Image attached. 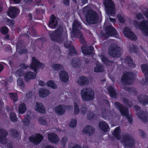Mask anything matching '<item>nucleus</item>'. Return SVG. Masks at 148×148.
Masks as SVG:
<instances>
[{
    "label": "nucleus",
    "instance_id": "obj_1",
    "mask_svg": "<svg viewBox=\"0 0 148 148\" xmlns=\"http://www.w3.org/2000/svg\"><path fill=\"white\" fill-rule=\"evenodd\" d=\"M120 127H118L114 130L113 134L118 140H121L123 145L125 146L131 147H133L135 143L134 138L129 134L123 135L121 138L120 136Z\"/></svg>",
    "mask_w": 148,
    "mask_h": 148
},
{
    "label": "nucleus",
    "instance_id": "obj_2",
    "mask_svg": "<svg viewBox=\"0 0 148 148\" xmlns=\"http://www.w3.org/2000/svg\"><path fill=\"white\" fill-rule=\"evenodd\" d=\"M50 35L52 40L57 41L58 39L66 38L67 34L66 31H64L62 27L58 28L54 32H50Z\"/></svg>",
    "mask_w": 148,
    "mask_h": 148
},
{
    "label": "nucleus",
    "instance_id": "obj_3",
    "mask_svg": "<svg viewBox=\"0 0 148 148\" xmlns=\"http://www.w3.org/2000/svg\"><path fill=\"white\" fill-rule=\"evenodd\" d=\"M81 27L80 23L77 21H74L73 24V30L71 34L72 36H79V41L80 42L83 44L85 43V39H84L82 34L80 32L79 29Z\"/></svg>",
    "mask_w": 148,
    "mask_h": 148
},
{
    "label": "nucleus",
    "instance_id": "obj_4",
    "mask_svg": "<svg viewBox=\"0 0 148 148\" xmlns=\"http://www.w3.org/2000/svg\"><path fill=\"white\" fill-rule=\"evenodd\" d=\"M82 99L85 101L92 100L94 98V91L91 88H88L83 89L81 92Z\"/></svg>",
    "mask_w": 148,
    "mask_h": 148
},
{
    "label": "nucleus",
    "instance_id": "obj_5",
    "mask_svg": "<svg viewBox=\"0 0 148 148\" xmlns=\"http://www.w3.org/2000/svg\"><path fill=\"white\" fill-rule=\"evenodd\" d=\"M133 24L136 28L140 29L145 35L148 36V22L144 20L140 23L136 21H133Z\"/></svg>",
    "mask_w": 148,
    "mask_h": 148
},
{
    "label": "nucleus",
    "instance_id": "obj_6",
    "mask_svg": "<svg viewBox=\"0 0 148 148\" xmlns=\"http://www.w3.org/2000/svg\"><path fill=\"white\" fill-rule=\"evenodd\" d=\"M135 74L130 72L123 74L122 76L121 82L124 85H128L132 84L134 81L133 78L134 77Z\"/></svg>",
    "mask_w": 148,
    "mask_h": 148
},
{
    "label": "nucleus",
    "instance_id": "obj_7",
    "mask_svg": "<svg viewBox=\"0 0 148 148\" xmlns=\"http://www.w3.org/2000/svg\"><path fill=\"white\" fill-rule=\"evenodd\" d=\"M115 105L120 110L121 115L125 116L127 119L128 121L131 123L132 121V116L131 115L129 114L127 109L125 108L122 105L117 102L115 103Z\"/></svg>",
    "mask_w": 148,
    "mask_h": 148
},
{
    "label": "nucleus",
    "instance_id": "obj_8",
    "mask_svg": "<svg viewBox=\"0 0 148 148\" xmlns=\"http://www.w3.org/2000/svg\"><path fill=\"white\" fill-rule=\"evenodd\" d=\"M106 13L108 16L114 15L115 13L114 6L112 1L110 0H105L104 2Z\"/></svg>",
    "mask_w": 148,
    "mask_h": 148
},
{
    "label": "nucleus",
    "instance_id": "obj_9",
    "mask_svg": "<svg viewBox=\"0 0 148 148\" xmlns=\"http://www.w3.org/2000/svg\"><path fill=\"white\" fill-rule=\"evenodd\" d=\"M86 21L89 23H95L98 21V15L93 10L90 11L88 14L86 15Z\"/></svg>",
    "mask_w": 148,
    "mask_h": 148
},
{
    "label": "nucleus",
    "instance_id": "obj_10",
    "mask_svg": "<svg viewBox=\"0 0 148 148\" xmlns=\"http://www.w3.org/2000/svg\"><path fill=\"white\" fill-rule=\"evenodd\" d=\"M122 49L116 46H111L109 48L108 53L113 57L118 56Z\"/></svg>",
    "mask_w": 148,
    "mask_h": 148
},
{
    "label": "nucleus",
    "instance_id": "obj_11",
    "mask_svg": "<svg viewBox=\"0 0 148 148\" xmlns=\"http://www.w3.org/2000/svg\"><path fill=\"white\" fill-rule=\"evenodd\" d=\"M124 36L133 40L137 39L136 36L133 33L130 28L127 27H125L123 31Z\"/></svg>",
    "mask_w": 148,
    "mask_h": 148
},
{
    "label": "nucleus",
    "instance_id": "obj_12",
    "mask_svg": "<svg viewBox=\"0 0 148 148\" xmlns=\"http://www.w3.org/2000/svg\"><path fill=\"white\" fill-rule=\"evenodd\" d=\"M105 31L106 32L105 36V37H108L111 36L117 37V36L115 30L111 26H109L106 27Z\"/></svg>",
    "mask_w": 148,
    "mask_h": 148
},
{
    "label": "nucleus",
    "instance_id": "obj_13",
    "mask_svg": "<svg viewBox=\"0 0 148 148\" xmlns=\"http://www.w3.org/2000/svg\"><path fill=\"white\" fill-rule=\"evenodd\" d=\"M43 136L40 134H36L29 138L30 141L36 145L39 144L42 140Z\"/></svg>",
    "mask_w": 148,
    "mask_h": 148
},
{
    "label": "nucleus",
    "instance_id": "obj_14",
    "mask_svg": "<svg viewBox=\"0 0 148 148\" xmlns=\"http://www.w3.org/2000/svg\"><path fill=\"white\" fill-rule=\"evenodd\" d=\"M44 65L40 62L36 58L34 57L32 58V62L30 67L35 71H36L38 67L43 68Z\"/></svg>",
    "mask_w": 148,
    "mask_h": 148
},
{
    "label": "nucleus",
    "instance_id": "obj_15",
    "mask_svg": "<svg viewBox=\"0 0 148 148\" xmlns=\"http://www.w3.org/2000/svg\"><path fill=\"white\" fill-rule=\"evenodd\" d=\"M48 139L49 141L53 143H56L59 141L58 136L55 133H50L48 134Z\"/></svg>",
    "mask_w": 148,
    "mask_h": 148
},
{
    "label": "nucleus",
    "instance_id": "obj_16",
    "mask_svg": "<svg viewBox=\"0 0 148 148\" xmlns=\"http://www.w3.org/2000/svg\"><path fill=\"white\" fill-rule=\"evenodd\" d=\"M34 108L35 110L40 113H44L46 112L45 107L41 103L36 102Z\"/></svg>",
    "mask_w": 148,
    "mask_h": 148
},
{
    "label": "nucleus",
    "instance_id": "obj_17",
    "mask_svg": "<svg viewBox=\"0 0 148 148\" xmlns=\"http://www.w3.org/2000/svg\"><path fill=\"white\" fill-rule=\"evenodd\" d=\"M66 106L63 105H59L55 107V111L58 115H62L65 112Z\"/></svg>",
    "mask_w": 148,
    "mask_h": 148
},
{
    "label": "nucleus",
    "instance_id": "obj_18",
    "mask_svg": "<svg viewBox=\"0 0 148 148\" xmlns=\"http://www.w3.org/2000/svg\"><path fill=\"white\" fill-rule=\"evenodd\" d=\"M143 73L145 75V79L143 80L142 83L147 84L148 83V65L143 64L141 65Z\"/></svg>",
    "mask_w": 148,
    "mask_h": 148
},
{
    "label": "nucleus",
    "instance_id": "obj_19",
    "mask_svg": "<svg viewBox=\"0 0 148 148\" xmlns=\"http://www.w3.org/2000/svg\"><path fill=\"white\" fill-rule=\"evenodd\" d=\"M8 135L7 132L5 130L0 129V143L4 144L6 142V137Z\"/></svg>",
    "mask_w": 148,
    "mask_h": 148
},
{
    "label": "nucleus",
    "instance_id": "obj_20",
    "mask_svg": "<svg viewBox=\"0 0 148 148\" xmlns=\"http://www.w3.org/2000/svg\"><path fill=\"white\" fill-rule=\"evenodd\" d=\"M137 115L143 122L145 123L148 121V113L147 112L140 111L137 114Z\"/></svg>",
    "mask_w": 148,
    "mask_h": 148
},
{
    "label": "nucleus",
    "instance_id": "obj_21",
    "mask_svg": "<svg viewBox=\"0 0 148 148\" xmlns=\"http://www.w3.org/2000/svg\"><path fill=\"white\" fill-rule=\"evenodd\" d=\"M38 93L39 96L42 98H45L50 94V91L47 89L41 88L39 90Z\"/></svg>",
    "mask_w": 148,
    "mask_h": 148
},
{
    "label": "nucleus",
    "instance_id": "obj_22",
    "mask_svg": "<svg viewBox=\"0 0 148 148\" xmlns=\"http://www.w3.org/2000/svg\"><path fill=\"white\" fill-rule=\"evenodd\" d=\"M77 82L79 85L81 86H83L88 84L89 80L87 77L82 76L79 77Z\"/></svg>",
    "mask_w": 148,
    "mask_h": 148
},
{
    "label": "nucleus",
    "instance_id": "obj_23",
    "mask_svg": "<svg viewBox=\"0 0 148 148\" xmlns=\"http://www.w3.org/2000/svg\"><path fill=\"white\" fill-rule=\"evenodd\" d=\"M59 77L60 80L64 82H67L69 80V76L67 73L64 71H61L59 74Z\"/></svg>",
    "mask_w": 148,
    "mask_h": 148
},
{
    "label": "nucleus",
    "instance_id": "obj_24",
    "mask_svg": "<svg viewBox=\"0 0 148 148\" xmlns=\"http://www.w3.org/2000/svg\"><path fill=\"white\" fill-rule=\"evenodd\" d=\"M19 12V10L15 7H11L9 9L8 15L11 18H14Z\"/></svg>",
    "mask_w": 148,
    "mask_h": 148
},
{
    "label": "nucleus",
    "instance_id": "obj_25",
    "mask_svg": "<svg viewBox=\"0 0 148 148\" xmlns=\"http://www.w3.org/2000/svg\"><path fill=\"white\" fill-rule=\"evenodd\" d=\"M94 128L91 125H87L83 130V131L88 135L90 136L93 134L95 132Z\"/></svg>",
    "mask_w": 148,
    "mask_h": 148
},
{
    "label": "nucleus",
    "instance_id": "obj_26",
    "mask_svg": "<svg viewBox=\"0 0 148 148\" xmlns=\"http://www.w3.org/2000/svg\"><path fill=\"white\" fill-rule=\"evenodd\" d=\"M58 21L56 17L53 15H51L50 18L49 27L51 28L55 27L57 25Z\"/></svg>",
    "mask_w": 148,
    "mask_h": 148
},
{
    "label": "nucleus",
    "instance_id": "obj_27",
    "mask_svg": "<svg viewBox=\"0 0 148 148\" xmlns=\"http://www.w3.org/2000/svg\"><path fill=\"white\" fill-rule=\"evenodd\" d=\"M25 79L26 82H28L29 80L34 79L36 77V75L34 73L31 72H27L24 75Z\"/></svg>",
    "mask_w": 148,
    "mask_h": 148
},
{
    "label": "nucleus",
    "instance_id": "obj_28",
    "mask_svg": "<svg viewBox=\"0 0 148 148\" xmlns=\"http://www.w3.org/2000/svg\"><path fill=\"white\" fill-rule=\"evenodd\" d=\"M83 53L84 55H88L90 54L94 49L92 47H86L84 46L81 47Z\"/></svg>",
    "mask_w": 148,
    "mask_h": 148
},
{
    "label": "nucleus",
    "instance_id": "obj_29",
    "mask_svg": "<svg viewBox=\"0 0 148 148\" xmlns=\"http://www.w3.org/2000/svg\"><path fill=\"white\" fill-rule=\"evenodd\" d=\"M67 43L68 44L65 43L64 45L66 48H69L70 49L69 54L70 55H73L74 54H76V52L74 49V47L70 44L69 42H68Z\"/></svg>",
    "mask_w": 148,
    "mask_h": 148
},
{
    "label": "nucleus",
    "instance_id": "obj_30",
    "mask_svg": "<svg viewBox=\"0 0 148 148\" xmlns=\"http://www.w3.org/2000/svg\"><path fill=\"white\" fill-rule=\"evenodd\" d=\"M99 125V128L105 132H107L108 130V126L104 121L100 122Z\"/></svg>",
    "mask_w": 148,
    "mask_h": 148
},
{
    "label": "nucleus",
    "instance_id": "obj_31",
    "mask_svg": "<svg viewBox=\"0 0 148 148\" xmlns=\"http://www.w3.org/2000/svg\"><path fill=\"white\" fill-rule=\"evenodd\" d=\"M30 116L29 115H27L25 116L24 119L22 120V122L23 125L25 127H28L30 124L29 119Z\"/></svg>",
    "mask_w": 148,
    "mask_h": 148
},
{
    "label": "nucleus",
    "instance_id": "obj_32",
    "mask_svg": "<svg viewBox=\"0 0 148 148\" xmlns=\"http://www.w3.org/2000/svg\"><path fill=\"white\" fill-rule=\"evenodd\" d=\"M46 85L47 87L53 89H56L57 88V86L55 82L53 80L48 81L46 83Z\"/></svg>",
    "mask_w": 148,
    "mask_h": 148
},
{
    "label": "nucleus",
    "instance_id": "obj_33",
    "mask_svg": "<svg viewBox=\"0 0 148 148\" xmlns=\"http://www.w3.org/2000/svg\"><path fill=\"white\" fill-rule=\"evenodd\" d=\"M27 108L25 104L24 103L21 104L18 107V112L20 114H23L26 111Z\"/></svg>",
    "mask_w": 148,
    "mask_h": 148
},
{
    "label": "nucleus",
    "instance_id": "obj_34",
    "mask_svg": "<svg viewBox=\"0 0 148 148\" xmlns=\"http://www.w3.org/2000/svg\"><path fill=\"white\" fill-rule=\"evenodd\" d=\"M11 136L14 138H15L17 139L20 138L19 134L17 130H11L10 131Z\"/></svg>",
    "mask_w": 148,
    "mask_h": 148
},
{
    "label": "nucleus",
    "instance_id": "obj_35",
    "mask_svg": "<svg viewBox=\"0 0 148 148\" xmlns=\"http://www.w3.org/2000/svg\"><path fill=\"white\" fill-rule=\"evenodd\" d=\"M126 62L128 64V66L132 68H134L135 66V65L132 61L130 56H127L125 59Z\"/></svg>",
    "mask_w": 148,
    "mask_h": 148
},
{
    "label": "nucleus",
    "instance_id": "obj_36",
    "mask_svg": "<svg viewBox=\"0 0 148 148\" xmlns=\"http://www.w3.org/2000/svg\"><path fill=\"white\" fill-rule=\"evenodd\" d=\"M139 101L144 104H146L148 103V96L143 97L140 96L138 98Z\"/></svg>",
    "mask_w": 148,
    "mask_h": 148
},
{
    "label": "nucleus",
    "instance_id": "obj_37",
    "mask_svg": "<svg viewBox=\"0 0 148 148\" xmlns=\"http://www.w3.org/2000/svg\"><path fill=\"white\" fill-rule=\"evenodd\" d=\"M108 93L111 97H114L116 96V93L112 86H109L108 88Z\"/></svg>",
    "mask_w": 148,
    "mask_h": 148
},
{
    "label": "nucleus",
    "instance_id": "obj_38",
    "mask_svg": "<svg viewBox=\"0 0 148 148\" xmlns=\"http://www.w3.org/2000/svg\"><path fill=\"white\" fill-rule=\"evenodd\" d=\"M38 121L39 123L42 125H46L47 124V119L44 117H39L38 119Z\"/></svg>",
    "mask_w": 148,
    "mask_h": 148
},
{
    "label": "nucleus",
    "instance_id": "obj_39",
    "mask_svg": "<svg viewBox=\"0 0 148 148\" xmlns=\"http://www.w3.org/2000/svg\"><path fill=\"white\" fill-rule=\"evenodd\" d=\"M94 71L95 72H101L104 71V69L102 65L101 64H99L97 65L94 68Z\"/></svg>",
    "mask_w": 148,
    "mask_h": 148
},
{
    "label": "nucleus",
    "instance_id": "obj_40",
    "mask_svg": "<svg viewBox=\"0 0 148 148\" xmlns=\"http://www.w3.org/2000/svg\"><path fill=\"white\" fill-rule=\"evenodd\" d=\"M53 69L55 71H58L62 69L63 68V66L59 64H54L52 66Z\"/></svg>",
    "mask_w": 148,
    "mask_h": 148
},
{
    "label": "nucleus",
    "instance_id": "obj_41",
    "mask_svg": "<svg viewBox=\"0 0 148 148\" xmlns=\"http://www.w3.org/2000/svg\"><path fill=\"white\" fill-rule=\"evenodd\" d=\"M102 115L103 118L106 120H110L113 117L111 113H102Z\"/></svg>",
    "mask_w": 148,
    "mask_h": 148
},
{
    "label": "nucleus",
    "instance_id": "obj_42",
    "mask_svg": "<svg viewBox=\"0 0 148 148\" xmlns=\"http://www.w3.org/2000/svg\"><path fill=\"white\" fill-rule=\"evenodd\" d=\"M79 103V102L77 100L76 102L74 103V112L75 114H78L79 112L78 106Z\"/></svg>",
    "mask_w": 148,
    "mask_h": 148
},
{
    "label": "nucleus",
    "instance_id": "obj_43",
    "mask_svg": "<svg viewBox=\"0 0 148 148\" xmlns=\"http://www.w3.org/2000/svg\"><path fill=\"white\" fill-rule=\"evenodd\" d=\"M10 118L11 120L14 122H16L17 121V117L15 113L11 112L10 113Z\"/></svg>",
    "mask_w": 148,
    "mask_h": 148
},
{
    "label": "nucleus",
    "instance_id": "obj_44",
    "mask_svg": "<svg viewBox=\"0 0 148 148\" xmlns=\"http://www.w3.org/2000/svg\"><path fill=\"white\" fill-rule=\"evenodd\" d=\"M91 10H92L90 9V8L89 6H86L83 8L82 12L86 17V15L88 14L89 12Z\"/></svg>",
    "mask_w": 148,
    "mask_h": 148
},
{
    "label": "nucleus",
    "instance_id": "obj_45",
    "mask_svg": "<svg viewBox=\"0 0 148 148\" xmlns=\"http://www.w3.org/2000/svg\"><path fill=\"white\" fill-rule=\"evenodd\" d=\"M129 49L131 52H134L137 50L138 49L136 46L133 44H130L129 46Z\"/></svg>",
    "mask_w": 148,
    "mask_h": 148
},
{
    "label": "nucleus",
    "instance_id": "obj_46",
    "mask_svg": "<svg viewBox=\"0 0 148 148\" xmlns=\"http://www.w3.org/2000/svg\"><path fill=\"white\" fill-rule=\"evenodd\" d=\"M68 141V138L66 136L63 137L62 138L60 141V144L63 146L65 145Z\"/></svg>",
    "mask_w": 148,
    "mask_h": 148
},
{
    "label": "nucleus",
    "instance_id": "obj_47",
    "mask_svg": "<svg viewBox=\"0 0 148 148\" xmlns=\"http://www.w3.org/2000/svg\"><path fill=\"white\" fill-rule=\"evenodd\" d=\"M10 97L14 101H16L18 98L17 94L16 93H11L9 94Z\"/></svg>",
    "mask_w": 148,
    "mask_h": 148
},
{
    "label": "nucleus",
    "instance_id": "obj_48",
    "mask_svg": "<svg viewBox=\"0 0 148 148\" xmlns=\"http://www.w3.org/2000/svg\"><path fill=\"white\" fill-rule=\"evenodd\" d=\"M80 61L78 59H74L72 60L71 64L74 67L77 66L80 63Z\"/></svg>",
    "mask_w": 148,
    "mask_h": 148
},
{
    "label": "nucleus",
    "instance_id": "obj_49",
    "mask_svg": "<svg viewBox=\"0 0 148 148\" xmlns=\"http://www.w3.org/2000/svg\"><path fill=\"white\" fill-rule=\"evenodd\" d=\"M77 121L75 119H73L71 121L69 125V127H75L77 124Z\"/></svg>",
    "mask_w": 148,
    "mask_h": 148
},
{
    "label": "nucleus",
    "instance_id": "obj_50",
    "mask_svg": "<svg viewBox=\"0 0 148 148\" xmlns=\"http://www.w3.org/2000/svg\"><path fill=\"white\" fill-rule=\"evenodd\" d=\"M101 59L102 61L103 62L105 63L107 65H108L109 64L111 63L110 61L108 60L107 59L103 56H102L101 57Z\"/></svg>",
    "mask_w": 148,
    "mask_h": 148
},
{
    "label": "nucleus",
    "instance_id": "obj_51",
    "mask_svg": "<svg viewBox=\"0 0 148 148\" xmlns=\"http://www.w3.org/2000/svg\"><path fill=\"white\" fill-rule=\"evenodd\" d=\"M16 77H21L23 75V71L21 69H18L15 73Z\"/></svg>",
    "mask_w": 148,
    "mask_h": 148
},
{
    "label": "nucleus",
    "instance_id": "obj_52",
    "mask_svg": "<svg viewBox=\"0 0 148 148\" xmlns=\"http://www.w3.org/2000/svg\"><path fill=\"white\" fill-rule=\"evenodd\" d=\"M1 31L2 34H5L8 32V29L6 27H3L1 28Z\"/></svg>",
    "mask_w": 148,
    "mask_h": 148
},
{
    "label": "nucleus",
    "instance_id": "obj_53",
    "mask_svg": "<svg viewBox=\"0 0 148 148\" xmlns=\"http://www.w3.org/2000/svg\"><path fill=\"white\" fill-rule=\"evenodd\" d=\"M17 84L18 86H20L22 88H23L24 86V85L23 82V80L20 78H18L17 79Z\"/></svg>",
    "mask_w": 148,
    "mask_h": 148
},
{
    "label": "nucleus",
    "instance_id": "obj_54",
    "mask_svg": "<svg viewBox=\"0 0 148 148\" xmlns=\"http://www.w3.org/2000/svg\"><path fill=\"white\" fill-rule=\"evenodd\" d=\"M14 22L13 21L10 19H8L7 24L10 27H12L14 24Z\"/></svg>",
    "mask_w": 148,
    "mask_h": 148
},
{
    "label": "nucleus",
    "instance_id": "obj_55",
    "mask_svg": "<svg viewBox=\"0 0 148 148\" xmlns=\"http://www.w3.org/2000/svg\"><path fill=\"white\" fill-rule=\"evenodd\" d=\"M142 12L145 16L148 19V8H144L142 10Z\"/></svg>",
    "mask_w": 148,
    "mask_h": 148
},
{
    "label": "nucleus",
    "instance_id": "obj_56",
    "mask_svg": "<svg viewBox=\"0 0 148 148\" xmlns=\"http://www.w3.org/2000/svg\"><path fill=\"white\" fill-rule=\"evenodd\" d=\"M117 17L119 19V22L123 23L124 22V17L121 15L119 14L117 16Z\"/></svg>",
    "mask_w": 148,
    "mask_h": 148
},
{
    "label": "nucleus",
    "instance_id": "obj_57",
    "mask_svg": "<svg viewBox=\"0 0 148 148\" xmlns=\"http://www.w3.org/2000/svg\"><path fill=\"white\" fill-rule=\"evenodd\" d=\"M87 117L89 119H90L94 116V113L92 112H88L87 114Z\"/></svg>",
    "mask_w": 148,
    "mask_h": 148
},
{
    "label": "nucleus",
    "instance_id": "obj_58",
    "mask_svg": "<svg viewBox=\"0 0 148 148\" xmlns=\"http://www.w3.org/2000/svg\"><path fill=\"white\" fill-rule=\"evenodd\" d=\"M80 110L81 112L83 114L86 113V109L85 106H82Z\"/></svg>",
    "mask_w": 148,
    "mask_h": 148
},
{
    "label": "nucleus",
    "instance_id": "obj_59",
    "mask_svg": "<svg viewBox=\"0 0 148 148\" xmlns=\"http://www.w3.org/2000/svg\"><path fill=\"white\" fill-rule=\"evenodd\" d=\"M136 18L138 20L143 19V16L141 13H139L136 15Z\"/></svg>",
    "mask_w": 148,
    "mask_h": 148
},
{
    "label": "nucleus",
    "instance_id": "obj_60",
    "mask_svg": "<svg viewBox=\"0 0 148 148\" xmlns=\"http://www.w3.org/2000/svg\"><path fill=\"white\" fill-rule=\"evenodd\" d=\"M26 96L28 98H32L34 96V94L32 92H29L27 94Z\"/></svg>",
    "mask_w": 148,
    "mask_h": 148
},
{
    "label": "nucleus",
    "instance_id": "obj_61",
    "mask_svg": "<svg viewBox=\"0 0 148 148\" xmlns=\"http://www.w3.org/2000/svg\"><path fill=\"white\" fill-rule=\"evenodd\" d=\"M20 66L21 68L23 69H26L28 67V66L25 64H23L21 65Z\"/></svg>",
    "mask_w": 148,
    "mask_h": 148
},
{
    "label": "nucleus",
    "instance_id": "obj_62",
    "mask_svg": "<svg viewBox=\"0 0 148 148\" xmlns=\"http://www.w3.org/2000/svg\"><path fill=\"white\" fill-rule=\"evenodd\" d=\"M39 85L42 86H44L45 84V83L41 80H40L38 81Z\"/></svg>",
    "mask_w": 148,
    "mask_h": 148
},
{
    "label": "nucleus",
    "instance_id": "obj_63",
    "mask_svg": "<svg viewBox=\"0 0 148 148\" xmlns=\"http://www.w3.org/2000/svg\"><path fill=\"white\" fill-rule=\"evenodd\" d=\"M69 148H80V147L78 145H75L74 146L71 147V146H69Z\"/></svg>",
    "mask_w": 148,
    "mask_h": 148
},
{
    "label": "nucleus",
    "instance_id": "obj_64",
    "mask_svg": "<svg viewBox=\"0 0 148 148\" xmlns=\"http://www.w3.org/2000/svg\"><path fill=\"white\" fill-rule=\"evenodd\" d=\"M126 102L129 107H131L132 106V104L131 101L127 100Z\"/></svg>",
    "mask_w": 148,
    "mask_h": 148
}]
</instances>
